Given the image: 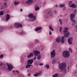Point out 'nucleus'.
<instances>
[{
    "instance_id": "f257e3e1",
    "label": "nucleus",
    "mask_w": 77,
    "mask_h": 77,
    "mask_svg": "<svg viewBox=\"0 0 77 77\" xmlns=\"http://www.w3.org/2000/svg\"><path fill=\"white\" fill-rule=\"evenodd\" d=\"M66 63L63 62L59 64V69H60L61 72L64 74L66 73Z\"/></svg>"
},
{
    "instance_id": "f03ea898",
    "label": "nucleus",
    "mask_w": 77,
    "mask_h": 77,
    "mask_svg": "<svg viewBox=\"0 0 77 77\" xmlns=\"http://www.w3.org/2000/svg\"><path fill=\"white\" fill-rule=\"evenodd\" d=\"M28 19L27 20L28 21H31V22H35L36 20V16H34L33 14H29Z\"/></svg>"
},
{
    "instance_id": "7ed1b4c3",
    "label": "nucleus",
    "mask_w": 77,
    "mask_h": 77,
    "mask_svg": "<svg viewBox=\"0 0 77 77\" xmlns=\"http://www.w3.org/2000/svg\"><path fill=\"white\" fill-rule=\"evenodd\" d=\"M68 28L65 27L64 28L63 32L64 36L65 37H68V36H69V35H70L69 32H68Z\"/></svg>"
},
{
    "instance_id": "20e7f679",
    "label": "nucleus",
    "mask_w": 77,
    "mask_h": 77,
    "mask_svg": "<svg viewBox=\"0 0 77 77\" xmlns=\"http://www.w3.org/2000/svg\"><path fill=\"white\" fill-rule=\"evenodd\" d=\"M34 54L35 56H38L37 59L38 60H40L41 58V55L39 54H40V52L38 51L34 50L33 51Z\"/></svg>"
},
{
    "instance_id": "39448f33",
    "label": "nucleus",
    "mask_w": 77,
    "mask_h": 77,
    "mask_svg": "<svg viewBox=\"0 0 77 77\" xmlns=\"http://www.w3.org/2000/svg\"><path fill=\"white\" fill-rule=\"evenodd\" d=\"M77 13V10L75 9L73 13L71 14L70 16V20H74V18H75V15Z\"/></svg>"
},
{
    "instance_id": "423d86ee",
    "label": "nucleus",
    "mask_w": 77,
    "mask_h": 77,
    "mask_svg": "<svg viewBox=\"0 0 77 77\" xmlns=\"http://www.w3.org/2000/svg\"><path fill=\"white\" fill-rule=\"evenodd\" d=\"M63 55L64 57L67 58V57H69V56H70V53L68 51H66L63 52Z\"/></svg>"
},
{
    "instance_id": "0eeeda50",
    "label": "nucleus",
    "mask_w": 77,
    "mask_h": 77,
    "mask_svg": "<svg viewBox=\"0 0 77 77\" xmlns=\"http://www.w3.org/2000/svg\"><path fill=\"white\" fill-rule=\"evenodd\" d=\"M56 56V52H55V50H53L51 52V57L52 59L54 57Z\"/></svg>"
},
{
    "instance_id": "6e6552de",
    "label": "nucleus",
    "mask_w": 77,
    "mask_h": 77,
    "mask_svg": "<svg viewBox=\"0 0 77 77\" xmlns=\"http://www.w3.org/2000/svg\"><path fill=\"white\" fill-rule=\"evenodd\" d=\"M14 26L17 28H19V27H22V24L19 23H15L14 24Z\"/></svg>"
},
{
    "instance_id": "1a4fd4ad",
    "label": "nucleus",
    "mask_w": 77,
    "mask_h": 77,
    "mask_svg": "<svg viewBox=\"0 0 77 77\" xmlns=\"http://www.w3.org/2000/svg\"><path fill=\"white\" fill-rule=\"evenodd\" d=\"M7 65L8 66V69L9 71H12V69L14 68V67L12 66L10 64L8 63H7Z\"/></svg>"
},
{
    "instance_id": "9d476101",
    "label": "nucleus",
    "mask_w": 77,
    "mask_h": 77,
    "mask_svg": "<svg viewBox=\"0 0 77 77\" xmlns=\"http://www.w3.org/2000/svg\"><path fill=\"white\" fill-rule=\"evenodd\" d=\"M27 64H28L29 65H31L33 63V59H30L29 60L26 62Z\"/></svg>"
},
{
    "instance_id": "9b49d317",
    "label": "nucleus",
    "mask_w": 77,
    "mask_h": 77,
    "mask_svg": "<svg viewBox=\"0 0 77 77\" xmlns=\"http://www.w3.org/2000/svg\"><path fill=\"white\" fill-rule=\"evenodd\" d=\"M61 36H59L57 37L56 39V42L57 43H60L61 41Z\"/></svg>"
},
{
    "instance_id": "f8f14e48",
    "label": "nucleus",
    "mask_w": 77,
    "mask_h": 77,
    "mask_svg": "<svg viewBox=\"0 0 77 77\" xmlns=\"http://www.w3.org/2000/svg\"><path fill=\"white\" fill-rule=\"evenodd\" d=\"M72 38L70 37L68 40V42L70 45H72Z\"/></svg>"
},
{
    "instance_id": "ddd939ff",
    "label": "nucleus",
    "mask_w": 77,
    "mask_h": 77,
    "mask_svg": "<svg viewBox=\"0 0 77 77\" xmlns=\"http://www.w3.org/2000/svg\"><path fill=\"white\" fill-rule=\"evenodd\" d=\"M41 72L39 71L38 72L36 73L35 74H34L33 75L35 77H38L40 75H41Z\"/></svg>"
},
{
    "instance_id": "4468645a",
    "label": "nucleus",
    "mask_w": 77,
    "mask_h": 77,
    "mask_svg": "<svg viewBox=\"0 0 77 77\" xmlns=\"http://www.w3.org/2000/svg\"><path fill=\"white\" fill-rule=\"evenodd\" d=\"M65 36H62L61 37V42L62 44H64L65 43Z\"/></svg>"
},
{
    "instance_id": "2eb2a0df",
    "label": "nucleus",
    "mask_w": 77,
    "mask_h": 77,
    "mask_svg": "<svg viewBox=\"0 0 77 77\" xmlns=\"http://www.w3.org/2000/svg\"><path fill=\"white\" fill-rule=\"evenodd\" d=\"M27 4H32L33 3V0H27L26 1Z\"/></svg>"
},
{
    "instance_id": "dca6fc26",
    "label": "nucleus",
    "mask_w": 77,
    "mask_h": 77,
    "mask_svg": "<svg viewBox=\"0 0 77 77\" xmlns=\"http://www.w3.org/2000/svg\"><path fill=\"white\" fill-rule=\"evenodd\" d=\"M48 15L50 16V17H53V14L51 11H49L48 13Z\"/></svg>"
},
{
    "instance_id": "f3484780",
    "label": "nucleus",
    "mask_w": 77,
    "mask_h": 77,
    "mask_svg": "<svg viewBox=\"0 0 77 77\" xmlns=\"http://www.w3.org/2000/svg\"><path fill=\"white\" fill-rule=\"evenodd\" d=\"M42 27L41 26H39L36 28L35 29V30L36 32H38V30H42Z\"/></svg>"
},
{
    "instance_id": "a211bd4d",
    "label": "nucleus",
    "mask_w": 77,
    "mask_h": 77,
    "mask_svg": "<svg viewBox=\"0 0 77 77\" xmlns=\"http://www.w3.org/2000/svg\"><path fill=\"white\" fill-rule=\"evenodd\" d=\"M70 7L73 8H76L77 6L75 5V4H72L71 5H70Z\"/></svg>"
},
{
    "instance_id": "6ab92c4d",
    "label": "nucleus",
    "mask_w": 77,
    "mask_h": 77,
    "mask_svg": "<svg viewBox=\"0 0 77 77\" xmlns=\"http://www.w3.org/2000/svg\"><path fill=\"white\" fill-rule=\"evenodd\" d=\"M6 21H8L9 20V19L10 18V15L9 14H7L6 15Z\"/></svg>"
},
{
    "instance_id": "aec40b11",
    "label": "nucleus",
    "mask_w": 77,
    "mask_h": 77,
    "mask_svg": "<svg viewBox=\"0 0 77 77\" xmlns=\"http://www.w3.org/2000/svg\"><path fill=\"white\" fill-rule=\"evenodd\" d=\"M33 56V53H31L29 55H28L27 57L28 58H30Z\"/></svg>"
},
{
    "instance_id": "412c9836",
    "label": "nucleus",
    "mask_w": 77,
    "mask_h": 77,
    "mask_svg": "<svg viewBox=\"0 0 77 77\" xmlns=\"http://www.w3.org/2000/svg\"><path fill=\"white\" fill-rule=\"evenodd\" d=\"M5 29V27L1 26H0V32H2L3 31V29Z\"/></svg>"
},
{
    "instance_id": "4be33fe9",
    "label": "nucleus",
    "mask_w": 77,
    "mask_h": 77,
    "mask_svg": "<svg viewBox=\"0 0 77 77\" xmlns=\"http://www.w3.org/2000/svg\"><path fill=\"white\" fill-rule=\"evenodd\" d=\"M72 21V25H75L76 24V22L74 20V19H72V20H71Z\"/></svg>"
},
{
    "instance_id": "5701e85b",
    "label": "nucleus",
    "mask_w": 77,
    "mask_h": 77,
    "mask_svg": "<svg viewBox=\"0 0 77 77\" xmlns=\"http://www.w3.org/2000/svg\"><path fill=\"white\" fill-rule=\"evenodd\" d=\"M20 3V2H18L17 1H15L14 3V5H18Z\"/></svg>"
},
{
    "instance_id": "b1692460",
    "label": "nucleus",
    "mask_w": 77,
    "mask_h": 77,
    "mask_svg": "<svg viewBox=\"0 0 77 77\" xmlns=\"http://www.w3.org/2000/svg\"><path fill=\"white\" fill-rule=\"evenodd\" d=\"M57 61V60L56 58H54L52 61V63L53 64H54L55 63V62Z\"/></svg>"
},
{
    "instance_id": "393cba45",
    "label": "nucleus",
    "mask_w": 77,
    "mask_h": 77,
    "mask_svg": "<svg viewBox=\"0 0 77 77\" xmlns=\"http://www.w3.org/2000/svg\"><path fill=\"white\" fill-rule=\"evenodd\" d=\"M39 10V7L37 5L35 6V10L36 11Z\"/></svg>"
},
{
    "instance_id": "a878e982",
    "label": "nucleus",
    "mask_w": 77,
    "mask_h": 77,
    "mask_svg": "<svg viewBox=\"0 0 77 77\" xmlns=\"http://www.w3.org/2000/svg\"><path fill=\"white\" fill-rule=\"evenodd\" d=\"M59 77V74L58 73H56L52 77Z\"/></svg>"
},
{
    "instance_id": "bb28decb",
    "label": "nucleus",
    "mask_w": 77,
    "mask_h": 77,
    "mask_svg": "<svg viewBox=\"0 0 77 77\" xmlns=\"http://www.w3.org/2000/svg\"><path fill=\"white\" fill-rule=\"evenodd\" d=\"M31 66H32V65H30V64H27V65L26 66V68H30Z\"/></svg>"
},
{
    "instance_id": "cd10ccee",
    "label": "nucleus",
    "mask_w": 77,
    "mask_h": 77,
    "mask_svg": "<svg viewBox=\"0 0 77 77\" xmlns=\"http://www.w3.org/2000/svg\"><path fill=\"white\" fill-rule=\"evenodd\" d=\"M65 5L64 4H61L60 5V8H63V7H65Z\"/></svg>"
},
{
    "instance_id": "c85d7f7f",
    "label": "nucleus",
    "mask_w": 77,
    "mask_h": 77,
    "mask_svg": "<svg viewBox=\"0 0 77 77\" xmlns=\"http://www.w3.org/2000/svg\"><path fill=\"white\" fill-rule=\"evenodd\" d=\"M45 68H46L48 69L50 68V66L48 65H46L45 66Z\"/></svg>"
},
{
    "instance_id": "c756f323",
    "label": "nucleus",
    "mask_w": 77,
    "mask_h": 77,
    "mask_svg": "<svg viewBox=\"0 0 77 77\" xmlns=\"http://www.w3.org/2000/svg\"><path fill=\"white\" fill-rule=\"evenodd\" d=\"M59 22L60 23V25H62V20H61V19H60L59 20Z\"/></svg>"
},
{
    "instance_id": "7c9ffc66",
    "label": "nucleus",
    "mask_w": 77,
    "mask_h": 77,
    "mask_svg": "<svg viewBox=\"0 0 77 77\" xmlns=\"http://www.w3.org/2000/svg\"><path fill=\"white\" fill-rule=\"evenodd\" d=\"M49 27L51 30H52V31H53V30H54V29H53V28H52V27H51V26H49Z\"/></svg>"
},
{
    "instance_id": "2f4dec72",
    "label": "nucleus",
    "mask_w": 77,
    "mask_h": 77,
    "mask_svg": "<svg viewBox=\"0 0 77 77\" xmlns=\"http://www.w3.org/2000/svg\"><path fill=\"white\" fill-rule=\"evenodd\" d=\"M21 35H24L25 34V32L24 31H22V32L20 33Z\"/></svg>"
},
{
    "instance_id": "473e14b6",
    "label": "nucleus",
    "mask_w": 77,
    "mask_h": 77,
    "mask_svg": "<svg viewBox=\"0 0 77 77\" xmlns=\"http://www.w3.org/2000/svg\"><path fill=\"white\" fill-rule=\"evenodd\" d=\"M4 14V13L3 12V11H0V15H3Z\"/></svg>"
},
{
    "instance_id": "72a5a7b5",
    "label": "nucleus",
    "mask_w": 77,
    "mask_h": 77,
    "mask_svg": "<svg viewBox=\"0 0 77 77\" xmlns=\"http://www.w3.org/2000/svg\"><path fill=\"white\" fill-rule=\"evenodd\" d=\"M69 52H70V53H72V49L70 48H69Z\"/></svg>"
},
{
    "instance_id": "f704fd0d",
    "label": "nucleus",
    "mask_w": 77,
    "mask_h": 77,
    "mask_svg": "<svg viewBox=\"0 0 77 77\" xmlns=\"http://www.w3.org/2000/svg\"><path fill=\"white\" fill-rule=\"evenodd\" d=\"M69 5L70 7V6L72 5V1H70L69 2Z\"/></svg>"
},
{
    "instance_id": "c9c22d12",
    "label": "nucleus",
    "mask_w": 77,
    "mask_h": 77,
    "mask_svg": "<svg viewBox=\"0 0 77 77\" xmlns=\"http://www.w3.org/2000/svg\"><path fill=\"white\" fill-rule=\"evenodd\" d=\"M62 27H61L60 28V29H59L60 32H62Z\"/></svg>"
},
{
    "instance_id": "e433bc0d",
    "label": "nucleus",
    "mask_w": 77,
    "mask_h": 77,
    "mask_svg": "<svg viewBox=\"0 0 77 77\" xmlns=\"http://www.w3.org/2000/svg\"><path fill=\"white\" fill-rule=\"evenodd\" d=\"M12 27L11 26H8L7 27V28H8V29H11V27Z\"/></svg>"
},
{
    "instance_id": "4c0bfd02",
    "label": "nucleus",
    "mask_w": 77,
    "mask_h": 77,
    "mask_svg": "<svg viewBox=\"0 0 77 77\" xmlns=\"http://www.w3.org/2000/svg\"><path fill=\"white\" fill-rule=\"evenodd\" d=\"M3 57V55L2 54L0 55V58L2 59Z\"/></svg>"
},
{
    "instance_id": "58836bf2",
    "label": "nucleus",
    "mask_w": 77,
    "mask_h": 77,
    "mask_svg": "<svg viewBox=\"0 0 77 77\" xmlns=\"http://www.w3.org/2000/svg\"><path fill=\"white\" fill-rule=\"evenodd\" d=\"M13 72H17V73H19V71H13Z\"/></svg>"
},
{
    "instance_id": "ea45409f",
    "label": "nucleus",
    "mask_w": 77,
    "mask_h": 77,
    "mask_svg": "<svg viewBox=\"0 0 77 77\" xmlns=\"http://www.w3.org/2000/svg\"><path fill=\"white\" fill-rule=\"evenodd\" d=\"M35 42H38V43H39V40H38V39L35 40Z\"/></svg>"
},
{
    "instance_id": "a19ab883",
    "label": "nucleus",
    "mask_w": 77,
    "mask_h": 77,
    "mask_svg": "<svg viewBox=\"0 0 77 77\" xmlns=\"http://www.w3.org/2000/svg\"><path fill=\"white\" fill-rule=\"evenodd\" d=\"M4 6H6L7 3H6V2H5L4 4Z\"/></svg>"
},
{
    "instance_id": "79ce46f5",
    "label": "nucleus",
    "mask_w": 77,
    "mask_h": 77,
    "mask_svg": "<svg viewBox=\"0 0 77 77\" xmlns=\"http://www.w3.org/2000/svg\"><path fill=\"white\" fill-rule=\"evenodd\" d=\"M70 69H71V67L69 66L68 67V71H70Z\"/></svg>"
},
{
    "instance_id": "37998d69",
    "label": "nucleus",
    "mask_w": 77,
    "mask_h": 77,
    "mask_svg": "<svg viewBox=\"0 0 77 77\" xmlns=\"http://www.w3.org/2000/svg\"><path fill=\"white\" fill-rule=\"evenodd\" d=\"M30 74H31V73H29L28 74H27V76H31V75H30Z\"/></svg>"
},
{
    "instance_id": "c03bdc74",
    "label": "nucleus",
    "mask_w": 77,
    "mask_h": 77,
    "mask_svg": "<svg viewBox=\"0 0 77 77\" xmlns=\"http://www.w3.org/2000/svg\"><path fill=\"white\" fill-rule=\"evenodd\" d=\"M5 8V7L4 6H3L2 7L0 8V9H3Z\"/></svg>"
},
{
    "instance_id": "a18cd8bd",
    "label": "nucleus",
    "mask_w": 77,
    "mask_h": 77,
    "mask_svg": "<svg viewBox=\"0 0 77 77\" xmlns=\"http://www.w3.org/2000/svg\"><path fill=\"white\" fill-rule=\"evenodd\" d=\"M3 65V63H2V62L1 61H0V66H2Z\"/></svg>"
},
{
    "instance_id": "49530a36",
    "label": "nucleus",
    "mask_w": 77,
    "mask_h": 77,
    "mask_svg": "<svg viewBox=\"0 0 77 77\" xmlns=\"http://www.w3.org/2000/svg\"><path fill=\"white\" fill-rule=\"evenodd\" d=\"M51 34H52V32H51V31H50L49 32V35H51Z\"/></svg>"
},
{
    "instance_id": "de8ad7c7",
    "label": "nucleus",
    "mask_w": 77,
    "mask_h": 77,
    "mask_svg": "<svg viewBox=\"0 0 77 77\" xmlns=\"http://www.w3.org/2000/svg\"><path fill=\"white\" fill-rule=\"evenodd\" d=\"M43 63H40L39 64V66H42L43 65Z\"/></svg>"
},
{
    "instance_id": "09e8293b",
    "label": "nucleus",
    "mask_w": 77,
    "mask_h": 77,
    "mask_svg": "<svg viewBox=\"0 0 77 77\" xmlns=\"http://www.w3.org/2000/svg\"><path fill=\"white\" fill-rule=\"evenodd\" d=\"M54 12L55 14H56L57 13L56 10H55L54 11Z\"/></svg>"
},
{
    "instance_id": "8fccbe9b",
    "label": "nucleus",
    "mask_w": 77,
    "mask_h": 77,
    "mask_svg": "<svg viewBox=\"0 0 77 77\" xmlns=\"http://www.w3.org/2000/svg\"><path fill=\"white\" fill-rule=\"evenodd\" d=\"M36 57H34L33 60H36Z\"/></svg>"
},
{
    "instance_id": "3c124183",
    "label": "nucleus",
    "mask_w": 77,
    "mask_h": 77,
    "mask_svg": "<svg viewBox=\"0 0 77 77\" xmlns=\"http://www.w3.org/2000/svg\"><path fill=\"white\" fill-rule=\"evenodd\" d=\"M56 8H57V7H58V5H56L55 6Z\"/></svg>"
},
{
    "instance_id": "603ef678",
    "label": "nucleus",
    "mask_w": 77,
    "mask_h": 77,
    "mask_svg": "<svg viewBox=\"0 0 77 77\" xmlns=\"http://www.w3.org/2000/svg\"><path fill=\"white\" fill-rule=\"evenodd\" d=\"M20 12H23V9H20Z\"/></svg>"
},
{
    "instance_id": "864d4df0",
    "label": "nucleus",
    "mask_w": 77,
    "mask_h": 77,
    "mask_svg": "<svg viewBox=\"0 0 77 77\" xmlns=\"http://www.w3.org/2000/svg\"><path fill=\"white\" fill-rule=\"evenodd\" d=\"M5 2H8V1H9V0H5Z\"/></svg>"
},
{
    "instance_id": "5fc2aeb1",
    "label": "nucleus",
    "mask_w": 77,
    "mask_h": 77,
    "mask_svg": "<svg viewBox=\"0 0 77 77\" xmlns=\"http://www.w3.org/2000/svg\"><path fill=\"white\" fill-rule=\"evenodd\" d=\"M2 6V5H0V7H1V6Z\"/></svg>"
},
{
    "instance_id": "6e6d98bb",
    "label": "nucleus",
    "mask_w": 77,
    "mask_h": 77,
    "mask_svg": "<svg viewBox=\"0 0 77 77\" xmlns=\"http://www.w3.org/2000/svg\"><path fill=\"white\" fill-rule=\"evenodd\" d=\"M36 65H37V66L38 65V64H36Z\"/></svg>"
},
{
    "instance_id": "4d7b16f0",
    "label": "nucleus",
    "mask_w": 77,
    "mask_h": 77,
    "mask_svg": "<svg viewBox=\"0 0 77 77\" xmlns=\"http://www.w3.org/2000/svg\"><path fill=\"white\" fill-rule=\"evenodd\" d=\"M76 50H77V47H76Z\"/></svg>"
},
{
    "instance_id": "13d9d810",
    "label": "nucleus",
    "mask_w": 77,
    "mask_h": 77,
    "mask_svg": "<svg viewBox=\"0 0 77 77\" xmlns=\"http://www.w3.org/2000/svg\"><path fill=\"white\" fill-rule=\"evenodd\" d=\"M73 73H74V74H75V72H74Z\"/></svg>"
},
{
    "instance_id": "bf43d9fd",
    "label": "nucleus",
    "mask_w": 77,
    "mask_h": 77,
    "mask_svg": "<svg viewBox=\"0 0 77 77\" xmlns=\"http://www.w3.org/2000/svg\"><path fill=\"white\" fill-rule=\"evenodd\" d=\"M42 31V30H41L40 31V32H41Z\"/></svg>"
},
{
    "instance_id": "052dcab7",
    "label": "nucleus",
    "mask_w": 77,
    "mask_h": 77,
    "mask_svg": "<svg viewBox=\"0 0 77 77\" xmlns=\"http://www.w3.org/2000/svg\"><path fill=\"white\" fill-rule=\"evenodd\" d=\"M65 9H66V8H65Z\"/></svg>"
},
{
    "instance_id": "680f3d73",
    "label": "nucleus",
    "mask_w": 77,
    "mask_h": 77,
    "mask_svg": "<svg viewBox=\"0 0 77 77\" xmlns=\"http://www.w3.org/2000/svg\"><path fill=\"white\" fill-rule=\"evenodd\" d=\"M26 17H28V16H27Z\"/></svg>"
},
{
    "instance_id": "e2e57ef3",
    "label": "nucleus",
    "mask_w": 77,
    "mask_h": 77,
    "mask_svg": "<svg viewBox=\"0 0 77 77\" xmlns=\"http://www.w3.org/2000/svg\"><path fill=\"white\" fill-rule=\"evenodd\" d=\"M30 72H31V71H30Z\"/></svg>"
}]
</instances>
